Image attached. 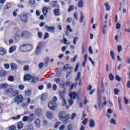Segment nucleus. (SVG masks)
Here are the masks:
<instances>
[{"label": "nucleus", "instance_id": "nucleus-23", "mask_svg": "<svg viewBox=\"0 0 130 130\" xmlns=\"http://www.w3.org/2000/svg\"><path fill=\"white\" fill-rule=\"evenodd\" d=\"M9 87V85L7 83H2L0 85V89H7Z\"/></svg>", "mask_w": 130, "mask_h": 130}, {"label": "nucleus", "instance_id": "nucleus-35", "mask_svg": "<svg viewBox=\"0 0 130 130\" xmlns=\"http://www.w3.org/2000/svg\"><path fill=\"white\" fill-rule=\"evenodd\" d=\"M101 87H102V93H104L105 90V87L104 86V83H103V81H102Z\"/></svg>", "mask_w": 130, "mask_h": 130}, {"label": "nucleus", "instance_id": "nucleus-53", "mask_svg": "<svg viewBox=\"0 0 130 130\" xmlns=\"http://www.w3.org/2000/svg\"><path fill=\"white\" fill-rule=\"evenodd\" d=\"M4 67L6 70H9L10 69V64L9 63L5 64Z\"/></svg>", "mask_w": 130, "mask_h": 130}, {"label": "nucleus", "instance_id": "nucleus-42", "mask_svg": "<svg viewBox=\"0 0 130 130\" xmlns=\"http://www.w3.org/2000/svg\"><path fill=\"white\" fill-rule=\"evenodd\" d=\"M109 79L111 81H114V76H113V74H110Z\"/></svg>", "mask_w": 130, "mask_h": 130}, {"label": "nucleus", "instance_id": "nucleus-3", "mask_svg": "<svg viewBox=\"0 0 130 130\" xmlns=\"http://www.w3.org/2000/svg\"><path fill=\"white\" fill-rule=\"evenodd\" d=\"M13 38L16 41H18L20 39V35H21V31L17 27H15L13 29Z\"/></svg>", "mask_w": 130, "mask_h": 130}, {"label": "nucleus", "instance_id": "nucleus-11", "mask_svg": "<svg viewBox=\"0 0 130 130\" xmlns=\"http://www.w3.org/2000/svg\"><path fill=\"white\" fill-rule=\"evenodd\" d=\"M69 96L71 99L75 100L79 96V94L76 92H72L69 94Z\"/></svg>", "mask_w": 130, "mask_h": 130}, {"label": "nucleus", "instance_id": "nucleus-19", "mask_svg": "<svg viewBox=\"0 0 130 130\" xmlns=\"http://www.w3.org/2000/svg\"><path fill=\"white\" fill-rule=\"evenodd\" d=\"M26 52L28 51H31L33 49V46L31 45L26 44Z\"/></svg>", "mask_w": 130, "mask_h": 130}, {"label": "nucleus", "instance_id": "nucleus-40", "mask_svg": "<svg viewBox=\"0 0 130 130\" xmlns=\"http://www.w3.org/2000/svg\"><path fill=\"white\" fill-rule=\"evenodd\" d=\"M23 70L25 72H28V71H29V66L25 65L23 67Z\"/></svg>", "mask_w": 130, "mask_h": 130}, {"label": "nucleus", "instance_id": "nucleus-1", "mask_svg": "<svg viewBox=\"0 0 130 130\" xmlns=\"http://www.w3.org/2000/svg\"><path fill=\"white\" fill-rule=\"evenodd\" d=\"M64 112H60L59 113V118L61 121L67 124L69 122V115H64Z\"/></svg>", "mask_w": 130, "mask_h": 130}, {"label": "nucleus", "instance_id": "nucleus-26", "mask_svg": "<svg viewBox=\"0 0 130 130\" xmlns=\"http://www.w3.org/2000/svg\"><path fill=\"white\" fill-rule=\"evenodd\" d=\"M13 88H8V89H6L5 90V93L6 94H11V93H12V92H13Z\"/></svg>", "mask_w": 130, "mask_h": 130}, {"label": "nucleus", "instance_id": "nucleus-28", "mask_svg": "<svg viewBox=\"0 0 130 130\" xmlns=\"http://www.w3.org/2000/svg\"><path fill=\"white\" fill-rule=\"evenodd\" d=\"M47 99V94L46 93H44L42 95L41 100L42 101H45Z\"/></svg>", "mask_w": 130, "mask_h": 130}, {"label": "nucleus", "instance_id": "nucleus-38", "mask_svg": "<svg viewBox=\"0 0 130 130\" xmlns=\"http://www.w3.org/2000/svg\"><path fill=\"white\" fill-rule=\"evenodd\" d=\"M103 104L102 103V101H99V107L100 109H101V110H102V108H103Z\"/></svg>", "mask_w": 130, "mask_h": 130}, {"label": "nucleus", "instance_id": "nucleus-16", "mask_svg": "<svg viewBox=\"0 0 130 130\" xmlns=\"http://www.w3.org/2000/svg\"><path fill=\"white\" fill-rule=\"evenodd\" d=\"M42 109H37L36 110V115H37V116H40V115H41V114H42Z\"/></svg>", "mask_w": 130, "mask_h": 130}, {"label": "nucleus", "instance_id": "nucleus-33", "mask_svg": "<svg viewBox=\"0 0 130 130\" xmlns=\"http://www.w3.org/2000/svg\"><path fill=\"white\" fill-rule=\"evenodd\" d=\"M16 50V47L15 46H12L9 49V52L10 53H12V52H14Z\"/></svg>", "mask_w": 130, "mask_h": 130}, {"label": "nucleus", "instance_id": "nucleus-51", "mask_svg": "<svg viewBox=\"0 0 130 130\" xmlns=\"http://www.w3.org/2000/svg\"><path fill=\"white\" fill-rule=\"evenodd\" d=\"M52 3H53L52 5V8L56 7V3H57V1H53Z\"/></svg>", "mask_w": 130, "mask_h": 130}, {"label": "nucleus", "instance_id": "nucleus-52", "mask_svg": "<svg viewBox=\"0 0 130 130\" xmlns=\"http://www.w3.org/2000/svg\"><path fill=\"white\" fill-rule=\"evenodd\" d=\"M68 11L69 12H72V11H74V6L73 5L70 6Z\"/></svg>", "mask_w": 130, "mask_h": 130}, {"label": "nucleus", "instance_id": "nucleus-37", "mask_svg": "<svg viewBox=\"0 0 130 130\" xmlns=\"http://www.w3.org/2000/svg\"><path fill=\"white\" fill-rule=\"evenodd\" d=\"M23 121L24 122H26V121H28V120H30L29 117L28 116H24L22 119Z\"/></svg>", "mask_w": 130, "mask_h": 130}, {"label": "nucleus", "instance_id": "nucleus-27", "mask_svg": "<svg viewBox=\"0 0 130 130\" xmlns=\"http://www.w3.org/2000/svg\"><path fill=\"white\" fill-rule=\"evenodd\" d=\"M8 80L9 82H15V77L13 76H9L8 77Z\"/></svg>", "mask_w": 130, "mask_h": 130}, {"label": "nucleus", "instance_id": "nucleus-18", "mask_svg": "<svg viewBox=\"0 0 130 130\" xmlns=\"http://www.w3.org/2000/svg\"><path fill=\"white\" fill-rule=\"evenodd\" d=\"M46 116L49 119H52L53 118V114L51 112H47Z\"/></svg>", "mask_w": 130, "mask_h": 130}, {"label": "nucleus", "instance_id": "nucleus-62", "mask_svg": "<svg viewBox=\"0 0 130 130\" xmlns=\"http://www.w3.org/2000/svg\"><path fill=\"white\" fill-rule=\"evenodd\" d=\"M69 66H70V64H66V66H64L63 68V71H68V67H69Z\"/></svg>", "mask_w": 130, "mask_h": 130}, {"label": "nucleus", "instance_id": "nucleus-43", "mask_svg": "<svg viewBox=\"0 0 130 130\" xmlns=\"http://www.w3.org/2000/svg\"><path fill=\"white\" fill-rule=\"evenodd\" d=\"M74 18L75 19V20H79L78 16V12H75L74 14Z\"/></svg>", "mask_w": 130, "mask_h": 130}, {"label": "nucleus", "instance_id": "nucleus-57", "mask_svg": "<svg viewBox=\"0 0 130 130\" xmlns=\"http://www.w3.org/2000/svg\"><path fill=\"white\" fill-rule=\"evenodd\" d=\"M90 54H93V49H92V47L90 46L88 49Z\"/></svg>", "mask_w": 130, "mask_h": 130}, {"label": "nucleus", "instance_id": "nucleus-5", "mask_svg": "<svg viewBox=\"0 0 130 130\" xmlns=\"http://www.w3.org/2000/svg\"><path fill=\"white\" fill-rule=\"evenodd\" d=\"M67 91L63 90L59 92V95L60 99L62 101L63 106H67V102L66 101V99H64V96H66V93Z\"/></svg>", "mask_w": 130, "mask_h": 130}, {"label": "nucleus", "instance_id": "nucleus-24", "mask_svg": "<svg viewBox=\"0 0 130 130\" xmlns=\"http://www.w3.org/2000/svg\"><path fill=\"white\" fill-rule=\"evenodd\" d=\"M35 125H36L37 127H38V128L40 127V120L39 119H37L35 120Z\"/></svg>", "mask_w": 130, "mask_h": 130}, {"label": "nucleus", "instance_id": "nucleus-41", "mask_svg": "<svg viewBox=\"0 0 130 130\" xmlns=\"http://www.w3.org/2000/svg\"><path fill=\"white\" fill-rule=\"evenodd\" d=\"M106 28H107V26L106 24H105L103 28V33L104 35L105 34V33H106Z\"/></svg>", "mask_w": 130, "mask_h": 130}, {"label": "nucleus", "instance_id": "nucleus-25", "mask_svg": "<svg viewBox=\"0 0 130 130\" xmlns=\"http://www.w3.org/2000/svg\"><path fill=\"white\" fill-rule=\"evenodd\" d=\"M38 80V78H37V77L32 76V77H31V83H32L33 84H35L36 83H37Z\"/></svg>", "mask_w": 130, "mask_h": 130}, {"label": "nucleus", "instance_id": "nucleus-50", "mask_svg": "<svg viewBox=\"0 0 130 130\" xmlns=\"http://www.w3.org/2000/svg\"><path fill=\"white\" fill-rule=\"evenodd\" d=\"M67 29L69 31V32H73V29H72V28H71V26L67 25Z\"/></svg>", "mask_w": 130, "mask_h": 130}, {"label": "nucleus", "instance_id": "nucleus-22", "mask_svg": "<svg viewBox=\"0 0 130 130\" xmlns=\"http://www.w3.org/2000/svg\"><path fill=\"white\" fill-rule=\"evenodd\" d=\"M54 14L55 16H60V11L59 10V9H55L54 11Z\"/></svg>", "mask_w": 130, "mask_h": 130}, {"label": "nucleus", "instance_id": "nucleus-7", "mask_svg": "<svg viewBox=\"0 0 130 130\" xmlns=\"http://www.w3.org/2000/svg\"><path fill=\"white\" fill-rule=\"evenodd\" d=\"M29 17L27 14H24L20 17V20L23 23H27L28 21Z\"/></svg>", "mask_w": 130, "mask_h": 130}, {"label": "nucleus", "instance_id": "nucleus-64", "mask_svg": "<svg viewBox=\"0 0 130 130\" xmlns=\"http://www.w3.org/2000/svg\"><path fill=\"white\" fill-rule=\"evenodd\" d=\"M26 92L27 96H30V95H31V90H28Z\"/></svg>", "mask_w": 130, "mask_h": 130}, {"label": "nucleus", "instance_id": "nucleus-20", "mask_svg": "<svg viewBox=\"0 0 130 130\" xmlns=\"http://www.w3.org/2000/svg\"><path fill=\"white\" fill-rule=\"evenodd\" d=\"M7 54V50L6 49L4 48H0V55H5V54Z\"/></svg>", "mask_w": 130, "mask_h": 130}, {"label": "nucleus", "instance_id": "nucleus-15", "mask_svg": "<svg viewBox=\"0 0 130 130\" xmlns=\"http://www.w3.org/2000/svg\"><path fill=\"white\" fill-rule=\"evenodd\" d=\"M32 76H31L29 74L25 75L24 76V81H30V80H31Z\"/></svg>", "mask_w": 130, "mask_h": 130}, {"label": "nucleus", "instance_id": "nucleus-46", "mask_svg": "<svg viewBox=\"0 0 130 130\" xmlns=\"http://www.w3.org/2000/svg\"><path fill=\"white\" fill-rule=\"evenodd\" d=\"M27 128L28 130H33V125L32 124H30L27 125Z\"/></svg>", "mask_w": 130, "mask_h": 130}, {"label": "nucleus", "instance_id": "nucleus-55", "mask_svg": "<svg viewBox=\"0 0 130 130\" xmlns=\"http://www.w3.org/2000/svg\"><path fill=\"white\" fill-rule=\"evenodd\" d=\"M84 19L85 18L83 17V16L81 15L80 19V23H83V22H84Z\"/></svg>", "mask_w": 130, "mask_h": 130}, {"label": "nucleus", "instance_id": "nucleus-2", "mask_svg": "<svg viewBox=\"0 0 130 130\" xmlns=\"http://www.w3.org/2000/svg\"><path fill=\"white\" fill-rule=\"evenodd\" d=\"M56 101H57V98L56 96L53 98V101H51L48 104V107L51 109V110H55L57 108L56 106Z\"/></svg>", "mask_w": 130, "mask_h": 130}, {"label": "nucleus", "instance_id": "nucleus-29", "mask_svg": "<svg viewBox=\"0 0 130 130\" xmlns=\"http://www.w3.org/2000/svg\"><path fill=\"white\" fill-rule=\"evenodd\" d=\"M105 8H106V11H110L111 7L110 5H109V4H108V3L107 2L105 3Z\"/></svg>", "mask_w": 130, "mask_h": 130}, {"label": "nucleus", "instance_id": "nucleus-13", "mask_svg": "<svg viewBox=\"0 0 130 130\" xmlns=\"http://www.w3.org/2000/svg\"><path fill=\"white\" fill-rule=\"evenodd\" d=\"M30 101L31 100L30 99V98H28L27 103H22L21 104V107H23V108H26V107L28 106V104H29V103H33V102H30Z\"/></svg>", "mask_w": 130, "mask_h": 130}, {"label": "nucleus", "instance_id": "nucleus-8", "mask_svg": "<svg viewBox=\"0 0 130 130\" xmlns=\"http://www.w3.org/2000/svg\"><path fill=\"white\" fill-rule=\"evenodd\" d=\"M11 70L12 72H17L18 70V66L15 63H10Z\"/></svg>", "mask_w": 130, "mask_h": 130}, {"label": "nucleus", "instance_id": "nucleus-34", "mask_svg": "<svg viewBox=\"0 0 130 130\" xmlns=\"http://www.w3.org/2000/svg\"><path fill=\"white\" fill-rule=\"evenodd\" d=\"M78 40H79V37H75L73 40V44H74V45H77V42H78Z\"/></svg>", "mask_w": 130, "mask_h": 130}, {"label": "nucleus", "instance_id": "nucleus-17", "mask_svg": "<svg viewBox=\"0 0 130 130\" xmlns=\"http://www.w3.org/2000/svg\"><path fill=\"white\" fill-rule=\"evenodd\" d=\"M95 121H94V120L91 119L89 120V126L90 127H91V128H93V127H95Z\"/></svg>", "mask_w": 130, "mask_h": 130}, {"label": "nucleus", "instance_id": "nucleus-44", "mask_svg": "<svg viewBox=\"0 0 130 130\" xmlns=\"http://www.w3.org/2000/svg\"><path fill=\"white\" fill-rule=\"evenodd\" d=\"M118 52H121L122 51V47L120 45L117 46Z\"/></svg>", "mask_w": 130, "mask_h": 130}, {"label": "nucleus", "instance_id": "nucleus-54", "mask_svg": "<svg viewBox=\"0 0 130 130\" xmlns=\"http://www.w3.org/2000/svg\"><path fill=\"white\" fill-rule=\"evenodd\" d=\"M79 68H80V65L79 64V63H77L75 69V72H78V70H79Z\"/></svg>", "mask_w": 130, "mask_h": 130}, {"label": "nucleus", "instance_id": "nucleus-63", "mask_svg": "<svg viewBox=\"0 0 130 130\" xmlns=\"http://www.w3.org/2000/svg\"><path fill=\"white\" fill-rule=\"evenodd\" d=\"M9 130H16V126H11L9 127Z\"/></svg>", "mask_w": 130, "mask_h": 130}, {"label": "nucleus", "instance_id": "nucleus-4", "mask_svg": "<svg viewBox=\"0 0 130 130\" xmlns=\"http://www.w3.org/2000/svg\"><path fill=\"white\" fill-rule=\"evenodd\" d=\"M24 101V98L23 96L21 94H19L17 95L14 99L13 102L17 104V105H19L20 103H22Z\"/></svg>", "mask_w": 130, "mask_h": 130}, {"label": "nucleus", "instance_id": "nucleus-56", "mask_svg": "<svg viewBox=\"0 0 130 130\" xmlns=\"http://www.w3.org/2000/svg\"><path fill=\"white\" fill-rule=\"evenodd\" d=\"M12 94L13 96H16V95H18L19 94V91L15 90Z\"/></svg>", "mask_w": 130, "mask_h": 130}, {"label": "nucleus", "instance_id": "nucleus-61", "mask_svg": "<svg viewBox=\"0 0 130 130\" xmlns=\"http://www.w3.org/2000/svg\"><path fill=\"white\" fill-rule=\"evenodd\" d=\"M66 129V126H64V125H62L60 126V127H59V130H64Z\"/></svg>", "mask_w": 130, "mask_h": 130}, {"label": "nucleus", "instance_id": "nucleus-30", "mask_svg": "<svg viewBox=\"0 0 130 130\" xmlns=\"http://www.w3.org/2000/svg\"><path fill=\"white\" fill-rule=\"evenodd\" d=\"M111 57L113 60H115V56L114 55V52L113 50L110 51Z\"/></svg>", "mask_w": 130, "mask_h": 130}, {"label": "nucleus", "instance_id": "nucleus-31", "mask_svg": "<svg viewBox=\"0 0 130 130\" xmlns=\"http://www.w3.org/2000/svg\"><path fill=\"white\" fill-rule=\"evenodd\" d=\"M22 127H23V122L22 121H20L17 124V128H18L19 129H21Z\"/></svg>", "mask_w": 130, "mask_h": 130}, {"label": "nucleus", "instance_id": "nucleus-6", "mask_svg": "<svg viewBox=\"0 0 130 130\" xmlns=\"http://www.w3.org/2000/svg\"><path fill=\"white\" fill-rule=\"evenodd\" d=\"M42 45L43 44L42 43L40 42L36 49L35 54L36 55H39L41 53V49L42 48Z\"/></svg>", "mask_w": 130, "mask_h": 130}, {"label": "nucleus", "instance_id": "nucleus-39", "mask_svg": "<svg viewBox=\"0 0 130 130\" xmlns=\"http://www.w3.org/2000/svg\"><path fill=\"white\" fill-rule=\"evenodd\" d=\"M78 6L79 7V8H83V0L79 1Z\"/></svg>", "mask_w": 130, "mask_h": 130}, {"label": "nucleus", "instance_id": "nucleus-45", "mask_svg": "<svg viewBox=\"0 0 130 130\" xmlns=\"http://www.w3.org/2000/svg\"><path fill=\"white\" fill-rule=\"evenodd\" d=\"M27 34H28V31H23L21 34V37H23V36H27Z\"/></svg>", "mask_w": 130, "mask_h": 130}, {"label": "nucleus", "instance_id": "nucleus-47", "mask_svg": "<svg viewBox=\"0 0 130 130\" xmlns=\"http://www.w3.org/2000/svg\"><path fill=\"white\" fill-rule=\"evenodd\" d=\"M49 37V34H48V32H46L44 37V40H46V39L48 38Z\"/></svg>", "mask_w": 130, "mask_h": 130}, {"label": "nucleus", "instance_id": "nucleus-36", "mask_svg": "<svg viewBox=\"0 0 130 130\" xmlns=\"http://www.w3.org/2000/svg\"><path fill=\"white\" fill-rule=\"evenodd\" d=\"M110 122L111 124H114V125H116V121L115 120V119L112 118L110 120Z\"/></svg>", "mask_w": 130, "mask_h": 130}, {"label": "nucleus", "instance_id": "nucleus-59", "mask_svg": "<svg viewBox=\"0 0 130 130\" xmlns=\"http://www.w3.org/2000/svg\"><path fill=\"white\" fill-rule=\"evenodd\" d=\"M87 122H88V119L85 118L82 121V124H86V123H87Z\"/></svg>", "mask_w": 130, "mask_h": 130}, {"label": "nucleus", "instance_id": "nucleus-9", "mask_svg": "<svg viewBox=\"0 0 130 130\" xmlns=\"http://www.w3.org/2000/svg\"><path fill=\"white\" fill-rule=\"evenodd\" d=\"M7 76H9V72L6 70H0V77L5 78Z\"/></svg>", "mask_w": 130, "mask_h": 130}, {"label": "nucleus", "instance_id": "nucleus-49", "mask_svg": "<svg viewBox=\"0 0 130 130\" xmlns=\"http://www.w3.org/2000/svg\"><path fill=\"white\" fill-rule=\"evenodd\" d=\"M121 27V25L119 23H117L116 26V29H117V30H119Z\"/></svg>", "mask_w": 130, "mask_h": 130}, {"label": "nucleus", "instance_id": "nucleus-14", "mask_svg": "<svg viewBox=\"0 0 130 130\" xmlns=\"http://www.w3.org/2000/svg\"><path fill=\"white\" fill-rule=\"evenodd\" d=\"M19 50H20V51H22L23 52H26V45H21L19 47Z\"/></svg>", "mask_w": 130, "mask_h": 130}, {"label": "nucleus", "instance_id": "nucleus-48", "mask_svg": "<svg viewBox=\"0 0 130 130\" xmlns=\"http://www.w3.org/2000/svg\"><path fill=\"white\" fill-rule=\"evenodd\" d=\"M114 92L115 95H118L119 94V90L117 88H115L114 90Z\"/></svg>", "mask_w": 130, "mask_h": 130}, {"label": "nucleus", "instance_id": "nucleus-60", "mask_svg": "<svg viewBox=\"0 0 130 130\" xmlns=\"http://www.w3.org/2000/svg\"><path fill=\"white\" fill-rule=\"evenodd\" d=\"M68 101L70 106H72L73 104H74V101L73 100H69Z\"/></svg>", "mask_w": 130, "mask_h": 130}, {"label": "nucleus", "instance_id": "nucleus-12", "mask_svg": "<svg viewBox=\"0 0 130 130\" xmlns=\"http://www.w3.org/2000/svg\"><path fill=\"white\" fill-rule=\"evenodd\" d=\"M81 73L80 72H79L77 75V77L75 79V81L76 82H78V81H79V86H81V82H82V79L81 78Z\"/></svg>", "mask_w": 130, "mask_h": 130}, {"label": "nucleus", "instance_id": "nucleus-58", "mask_svg": "<svg viewBox=\"0 0 130 130\" xmlns=\"http://www.w3.org/2000/svg\"><path fill=\"white\" fill-rule=\"evenodd\" d=\"M68 129L73 130V125H72V124H70L68 126Z\"/></svg>", "mask_w": 130, "mask_h": 130}, {"label": "nucleus", "instance_id": "nucleus-32", "mask_svg": "<svg viewBox=\"0 0 130 130\" xmlns=\"http://www.w3.org/2000/svg\"><path fill=\"white\" fill-rule=\"evenodd\" d=\"M12 7V4L7 3L5 7V10H9Z\"/></svg>", "mask_w": 130, "mask_h": 130}, {"label": "nucleus", "instance_id": "nucleus-10", "mask_svg": "<svg viewBox=\"0 0 130 130\" xmlns=\"http://www.w3.org/2000/svg\"><path fill=\"white\" fill-rule=\"evenodd\" d=\"M45 28L51 33H54V30H55V27H54V26H48L46 25Z\"/></svg>", "mask_w": 130, "mask_h": 130}, {"label": "nucleus", "instance_id": "nucleus-21", "mask_svg": "<svg viewBox=\"0 0 130 130\" xmlns=\"http://www.w3.org/2000/svg\"><path fill=\"white\" fill-rule=\"evenodd\" d=\"M42 12L44 15L45 16L48 14V8L47 7H44L42 9Z\"/></svg>", "mask_w": 130, "mask_h": 130}]
</instances>
